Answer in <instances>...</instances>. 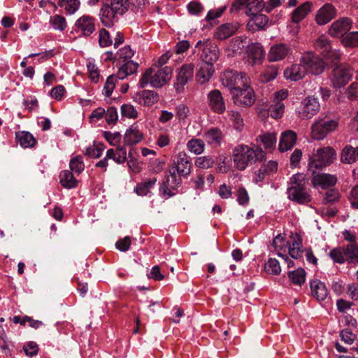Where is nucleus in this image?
Listing matches in <instances>:
<instances>
[{
	"instance_id": "4",
	"label": "nucleus",
	"mask_w": 358,
	"mask_h": 358,
	"mask_svg": "<svg viewBox=\"0 0 358 358\" xmlns=\"http://www.w3.org/2000/svg\"><path fill=\"white\" fill-rule=\"evenodd\" d=\"M329 256L336 263L358 264V244L352 243L335 248L330 251Z\"/></svg>"
},
{
	"instance_id": "23",
	"label": "nucleus",
	"mask_w": 358,
	"mask_h": 358,
	"mask_svg": "<svg viewBox=\"0 0 358 358\" xmlns=\"http://www.w3.org/2000/svg\"><path fill=\"white\" fill-rule=\"evenodd\" d=\"M214 73L213 62L203 61L199 66L196 79L200 84H205L210 80Z\"/></svg>"
},
{
	"instance_id": "62",
	"label": "nucleus",
	"mask_w": 358,
	"mask_h": 358,
	"mask_svg": "<svg viewBox=\"0 0 358 358\" xmlns=\"http://www.w3.org/2000/svg\"><path fill=\"white\" fill-rule=\"evenodd\" d=\"M105 119L108 124H114L117 120V111L115 107H109L108 110H105Z\"/></svg>"
},
{
	"instance_id": "37",
	"label": "nucleus",
	"mask_w": 358,
	"mask_h": 358,
	"mask_svg": "<svg viewBox=\"0 0 358 358\" xmlns=\"http://www.w3.org/2000/svg\"><path fill=\"white\" fill-rule=\"evenodd\" d=\"M341 160L345 164H352L358 161V146L346 145L343 149Z\"/></svg>"
},
{
	"instance_id": "45",
	"label": "nucleus",
	"mask_w": 358,
	"mask_h": 358,
	"mask_svg": "<svg viewBox=\"0 0 358 358\" xmlns=\"http://www.w3.org/2000/svg\"><path fill=\"white\" fill-rule=\"evenodd\" d=\"M264 269L266 272L271 275H278L281 272V267L279 262L275 258H269L265 263Z\"/></svg>"
},
{
	"instance_id": "54",
	"label": "nucleus",
	"mask_w": 358,
	"mask_h": 358,
	"mask_svg": "<svg viewBox=\"0 0 358 358\" xmlns=\"http://www.w3.org/2000/svg\"><path fill=\"white\" fill-rule=\"evenodd\" d=\"M134 55V50H131L129 45H125L117 52L115 57L125 62L129 60Z\"/></svg>"
},
{
	"instance_id": "43",
	"label": "nucleus",
	"mask_w": 358,
	"mask_h": 358,
	"mask_svg": "<svg viewBox=\"0 0 358 358\" xmlns=\"http://www.w3.org/2000/svg\"><path fill=\"white\" fill-rule=\"evenodd\" d=\"M278 74V69L275 65L266 66L260 76V80L263 83H267L274 80Z\"/></svg>"
},
{
	"instance_id": "15",
	"label": "nucleus",
	"mask_w": 358,
	"mask_h": 358,
	"mask_svg": "<svg viewBox=\"0 0 358 358\" xmlns=\"http://www.w3.org/2000/svg\"><path fill=\"white\" fill-rule=\"evenodd\" d=\"M207 102L209 108L214 113L222 114L226 110L224 97L218 90H213L208 93Z\"/></svg>"
},
{
	"instance_id": "26",
	"label": "nucleus",
	"mask_w": 358,
	"mask_h": 358,
	"mask_svg": "<svg viewBox=\"0 0 358 358\" xmlns=\"http://www.w3.org/2000/svg\"><path fill=\"white\" fill-rule=\"evenodd\" d=\"M247 54L248 62L255 65L261 62L264 57V50L261 43H254L248 45Z\"/></svg>"
},
{
	"instance_id": "29",
	"label": "nucleus",
	"mask_w": 358,
	"mask_h": 358,
	"mask_svg": "<svg viewBox=\"0 0 358 358\" xmlns=\"http://www.w3.org/2000/svg\"><path fill=\"white\" fill-rule=\"evenodd\" d=\"M143 138V134L140 131L138 125L133 124L126 130L124 136V143L127 145L137 144Z\"/></svg>"
},
{
	"instance_id": "53",
	"label": "nucleus",
	"mask_w": 358,
	"mask_h": 358,
	"mask_svg": "<svg viewBox=\"0 0 358 358\" xmlns=\"http://www.w3.org/2000/svg\"><path fill=\"white\" fill-rule=\"evenodd\" d=\"M229 120L233 122L234 126L236 130L241 131L243 127V120L241 114L235 110L228 112Z\"/></svg>"
},
{
	"instance_id": "11",
	"label": "nucleus",
	"mask_w": 358,
	"mask_h": 358,
	"mask_svg": "<svg viewBox=\"0 0 358 358\" xmlns=\"http://www.w3.org/2000/svg\"><path fill=\"white\" fill-rule=\"evenodd\" d=\"M231 95L234 103L240 106H251L255 101V92L250 83L233 91Z\"/></svg>"
},
{
	"instance_id": "46",
	"label": "nucleus",
	"mask_w": 358,
	"mask_h": 358,
	"mask_svg": "<svg viewBox=\"0 0 358 358\" xmlns=\"http://www.w3.org/2000/svg\"><path fill=\"white\" fill-rule=\"evenodd\" d=\"M289 280L294 284L301 285L305 282L306 271L303 268H297L288 273Z\"/></svg>"
},
{
	"instance_id": "35",
	"label": "nucleus",
	"mask_w": 358,
	"mask_h": 358,
	"mask_svg": "<svg viewBox=\"0 0 358 358\" xmlns=\"http://www.w3.org/2000/svg\"><path fill=\"white\" fill-rule=\"evenodd\" d=\"M236 24L226 23L216 29L214 37L218 40H224L232 36L237 30Z\"/></svg>"
},
{
	"instance_id": "2",
	"label": "nucleus",
	"mask_w": 358,
	"mask_h": 358,
	"mask_svg": "<svg viewBox=\"0 0 358 358\" xmlns=\"http://www.w3.org/2000/svg\"><path fill=\"white\" fill-rule=\"evenodd\" d=\"M264 158V152L259 146L253 148L245 144H239L233 150L234 166L240 171H243L249 164Z\"/></svg>"
},
{
	"instance_id": "59",
	"label": "nucleus",
	"mask_w": 358,
	"mask_h": 358,
	"mask_svg": "<svg viewBox=\"0 0 358 358\" xmlns=\"http://www.w3.org/2000/svg\"><path fill=\"white\" fill-rule=\"evenodd\" d=\"M197 167L201 169H208L214 164L213 159L210 156H203L198 157L195 161Z\"/></svg>"
},
{
	"instance_id": "25",
	"label": "nucleus",
	"mask_w": 358,
	"mask_h": 358,
	"mask_svg": "<svg viewBox=\"0 0 358 358\" xmlns=\"http://www.w3.org/2000/svg\"><path fill=\"white\" fill-rule=\"evenodd\" d=\"M134 101L144 106H150L158 101V94L152 90H142L135 94Z\"/></svg>"
},
{
	"instance_id": "63",
	"label": "nucleus",
	"mask_w": 358,
	"mask_h": 358,
	"mask_svg": "<svg viewBox=\"0 0 358 358\" xmlns=\"http://www.w3.org/2000/svg\"><path fill=\"white\" fill-rule=\"evenodd\" d=\"M103 148L101 145H93L86 149L85 155L91 158H99L102 155Z\"/></svg>"
},
{
	"instance_id": "42",
	"label": "nucleus",
	"mask_w": 358,
	"mask_h": 358,
	"mask_svg": "<svg viewBox=\"0 0 358 358\" xmlns=\"http://www.w3.org/2000/svg\"><path fill=\"white\" fill-rule=\"evenodd\" d=\"M156 182V178H149L143 182L138 184L135 188V192L140 196H145L150 192V189L154 187Z\"/></svg>"
},
{
	"instance_id": "50",
	"label": "nucleus",
	"mask_w": 358,
	"mask_h": 358,
	"mask_svg": "<svg viewBox=\"0 0 358 358\" xmlns=\"http://www.w3.org/2000/svg\"><path fill=\"white\" fill-rule=\"evenodd\" d=\"M87 69L91 80L98 83L99 79V70L94 60L89 59L87 62Z\"/></svg>"
},
{
	"instance_id": "33",
	"label": "nucleus",
	"mask_w": 358,
	"mask_h": 358,
	"mask_svg": "<svg viewBox=\"0 0 358 358\" xmlns=\"http://www.w3.org/2000/svg\"><path fill=\"white\" fill-rule=\"evenodd\" d=\"M312 7L313 4L309 1H306L301 6H298L292 13V22L296 24L301 22L311 11Z\"/></svg>"
},
{
	"instance_id": "17",
	"label": "nucleus",
	"mask_w": 358,
	"mask_h": 358,
	"mask_svg": "<svg viewBox=\"0 0 358 358\" xmlns=\"http://www.w3.org/2000/svg\"><path fill=\"white\" fill-rule=\"evenodd\" d=\"M292 53L291 48L285 43H278L271 47L268 53L269 62H275L283 60Z\"/></svg>"
},
{
	"instance_id": "7",
	"label": "nucleus",
	"mask_w": 358,
	"mask_h": 358,
	"mask_svg": "<svg viewBox=\"0 0 358 358\" xmlns=\"http://www.w3.org/2000/svg\"><path fill=\"white\" fill-rule=\"evenodd\" d=\"M335 157V151L329 147L317 150L310 157L309 170L321 169L331 163Z\"/></svg>"
},
{
	"instance_id": "47",
	"label": "nucleus",
	"mask_w": 358,
	"mask_h": 358,
	"mask_svg": "<svg viewBox=\"0 0 358 358\" xmlns=\"http://www.w3.org/2000/svg\"><path fill=\"white\" fill-rule=\"evenodd\" d=\"M268 112L273 118L281 117L285 112V105L282 102H273L269 106Z\"/></svg>"
},
{
	"instance_id": "1",
	"label": "nucleus",
	"mask_w": 358,
	"mask_h": 358,
	"mask_svg": "<svg viewBox=\"0 0 358 358\" xmlns=\"http://www.w3.org/2000/svg\"><path fill=\"white\" fill-rule=\"evenodd\" d=\"M175 164L176 166L170 169V175L167 177L166 180L160 187V191L169 196L174 194L172 190L175 189L180 183L176 173L183 176L190 173L191 162L189 157L185 152H180L178 154Z\"/></svg>"
},
{
	"instance_id": "24",
	"label": "nucleus",
	"mask_w": 358,
	"mask_h": 358,
	"mask_svg": "<svg viewBox=\"0 0 358 358\" xmlns=\"http://www.w3.org/2000/svg\"><path fill=\"white\" fill-rule=\"evenodd\" d=\"M307 73L306 65L300 62L299 64H295L285 69L284 72L285 77L293 81H297L305 77Z\"/></svg>"
},
{
	"instance_id": "51",
	"label": "nucleus",
	"mask_w": 358,
	"mask_h": 358,
	"mask_svg": "<svg viewBox=\"0 0 358 358\" xmlns=\"http://www.w3.org/2000/svg\"><path fill=\"white\" fill-rule=\"evenodd\" d=\"M117 80L120 79L117 76V74L110 75L107 78L103 86V92L106 96H110L112 94Z\"/></svg>"
},
{
	"instance_id": "27",
	"label": "nucleus",
	"mask_w": 358,
	"mask_h": 358,
	"mask_svg": "<svg viewBox=\"0 0 358 358\" xmlns=\"http://www.w3.org/2000/svg\"><path fill=\"white\" fill-rule=\"evenodd\" d=\"M288 252L292 259H299L302 257V238L298 234L291 236V240L287 242Z\"/></svg>"
},
{
	"instance_id": "52",
	"label": "nucleus",
	"mask_w": 358,
	"mask_h": 358,
	"mask_svg": "<svg viewBox=\"0 0 358 358\" xmlns=\"http://www.w3.org/2000/svg\"><path fill=\"white\" fill-rule=\"evenodd\" d=\"M345 47L354 48L358 45V31H352L345 35L342 39Z\"/></svg>"
},
{
	"instance_id": "10",
	"label": "nucleus",
	"mask_w": 358,
	"mask_h": 358,
	"mask_svg": "<svg viewBox=\"0 0 358 358\" xmlns=\"http://www.w3.org/2000/svg\"><path fill=\"white\" fill-rule=\"evenodd\" d=\"M195 48L203 61L214 63L218 59V49L209 39L199 41Z\"/></svg>"
},
{
	"instance_id": "55",
	"label": "nucleus",
	"mask_w": 358,
	"mask_h": 358,
	"mask_svg": "<svg viewBox=\"0 0 358 358\" xmlns=\"http://www.w3.org/2000/svg\"><path fill=\"white\" fill-rule=\"evenodd\" d=\"M265 4L262 1H253L246 4V14L250 16L256 13H259Z\"/></svg>"
},
{
	"instance_id": "60",
	"label": "nucleus",
	"mask_w": 358,
	"mask_h": 358,
	"mask_svg": "<svg viewBox=\"0 0 358 358\" xmlns=\"http://www.w3.org/2000/svg\"><path fill=\"white\" fill-rule=\"evenodd\" d=\"M249 194L243 187H240L237 190V201L239 205L246 206L249 203Z\"/></svg>"
},
{
	"instance_id": "44",
	"label": "nucleus",
	"mask_w": 358,
	"mask_h": 358,
	"mask_svg": "<svg viewBox=\"0 0 358 358\" xmlns=\"http://www.w3.org/2000/svg\"><path fill=\"white\" fill-rule=\"evenodd\" d=\"M50 24L55 30L63 31L67 27L64 17L60 15H55L50 18Z\"/></svg>"
},
{
	"instance_id": "49",
	"label": "nucleus",
	"mask_w": 358,
	"mask_h": 358,
	"mask_svg": "<svg viewBox=\"0 0 358 358\" xmlns=\"http://www.w3.org/2000/svg\"><path fill=\"white\" fill-rule=\"evenodd\" d=\"M120 110L122 117L129 119H136L138 115L136 108L130 103L122 104Z\"/></svg>"
},
{
	"instance_id": "5",
	"label": "nucleus",
	"mask_w": 358,
	"mask_h": 358,
	"mask_svg": "<svg viewBox=\"0 0 358 358\" xmlns=\"http://www.w3.org/2000/svg\"><path fill=\"white\" fill-rule=\"evenodd\" d=\"M221 83L223 86L231 91L232 94L233 91L239 90L248 83H250V78L245 73L227 70L221 76Z\"/></svg>"
},
{
	"instance_id": "31",
	"label": "nucleus",
	"mask_w": 358,
	"mask_h": 358,
	"mask_svg": "<svg viewBox=\"0 0 358 358\" xmlns=\"http://www.w3.org/2000/svg\"><path fill=\"white\" fill-rule=\"evenodd\" d=\"M250 16V18L248 22L247 27L252 31L262 29L268 24V19L266 15L256 13Z\"/></svg>"
},
{
	"instance_id": "40",
	"label": "nucleus",
	"mask_w": 358,
	"mask_h": 358,
	"mask_svg": "<svg viewBox=\"0 0 358 358\" xmlns=\"http://www.w3.org/2000/svg\"><path fill=\"white\" fill-rule=\"evenodd\" d=\"M206 144L200 138H192L187 143V148L192 153L199 155L204 152Z\"/></svg>"
},
{
	"instance_id": "39",
	"label": "nucleus",
	"mask_w": 358,
	"mask_h": 358,
	"mask_svg": "<svg viewBox=\"0 0 358 358\" xmlns=\"http://www.w3.org/2000/svg\"><path fill=\"white\" fill-rule=\"evenodd\" d=\"M60 182L63 187L72 189L77 186L78 180L74 178L71 171L64 170L59 174Z\"/></svg>"
},
{
	"instance_id": "61",
	"label": "nucleus",
	"mask_w": 358,
	"mask_h": 358,
	"mask_svg": "<svg viewBox=\"0 0 358 358\" xmlns=\"http://www.w3.org/2000/svg\"><path fill=\"white\" fill-rule=\"evenodd\" d=\"M340 194L338 190L333 189L327 191L323 198L324 203H333L338 201Z\"/></svg>"
},
{
	"instance_id": "12",
	"label": "nucleus",
	"mask_w": 358,
	"mask_h": 358,
	"mask_svg": "<svg viewBox=\"0 0 358 358\" xmlns=\"http://www.w3.org/2000/svg\"><path fill=\"white\" fill-rule=\"evenodd\" d=\"M194 65L192 63L185 64L177 71L174 88L177 93H181L185 86L191 80L194 76Z\"/></svg>"
},
{
	"instance_id": "19",
	"label": "nucleus",
	"mask_w": 358,
	"mask_h": 358,
	"mask_svg": "<svg viewBox=\"0 0 358 358\" xmlns=\"http://www.w3.org/2000/svg\"><path fill=\"white\" fill-rule=\"evenodd\" d=\"M336 9L330 3H325L317 12L315 22L319 25H324L335 17Z\"/></svg>"
},
{
	"instance_id": "48",
	"label": "nucleus",
	"mask_w": 358,
	"mask_h": 358,
	"mask_svg": "<svg viewBox=\"0 0 358 358\" xmlns=\"http://www.w3.org/2000/svg\"><path fill=\"white\" fill-rule=\"evenodd\" d=\"M69 166L71 171L74 172L75 173H81L85 169V164L83 161V157L80 155H77L76 157H72L70 160Z\"/></svg>"
},
{
	"instance_id": "22",
	"label": "nucleus",
	"mask_w": 358,
	"mask_h": 358,
	"mask_svg": "<svg viewBox=\"0 0 358 358\" xmlns=\"http://www.w3.org/2000/svg\"><path fill=\"white\" fill-rule=\"evenodd\" d=\"M173 70L169 66L157 70L151 78V86L153 87H161L164 85L171 78Z\"/></svg>"
},
{
	"instance_id": "32",
	"label": "nucleus",
	"mask_w": 358,
	"mask_h": 358,
	"mask_svg": "<svg viewBox=\"0 0 358 358\" xmlns=\"http://www.w3.org/2000/svg\"><path fill=\"white\" fill-rule=\"evenodd\" d=\"M204 139L212 148H217L223 140V134L218 128H211L204 134Z\"/></svg>"
},
{
	"instance_id": "34",
	"label": "nucleus",
	"mask_w": 358,
	"mask_h": 358,
	"mask_svg": "<svg viewBox=\"0 0 358 358\" xmlns=\"http://www.w3.org/2000/svg\"><path fill=\"white\" fill-rule=\"evenodd\" d=\"M256 141L261 142L265 150L272 151L276 145L277 136L274 132H265L259 135Z\"/></svg>"
},
{
	"instance_id": "14",
	"label": "nucleus",
	"mask_w": 358,
	"mask_h": 358,
	"mask_svg": "<svg viewBox=\"0 0 358 358\" xmlns=\"http://www.w3.org/2000/svg\"><path fill=\"white\" fill-rule=\"evenodd\" d=\"M301 62L305 64L307 71L309 70L314 75L322 73L324 69V61L317 56H315L311 52L303 53L301 57Z\"/></svg>"
},
{
	"instance_id": "20",
	"label": "nucleus",
	"mask_w": 358,
	"mask_h": 358,
	"mask_svg": "<svg viewBox=\"0 0 358 358\" xmlns=\"http://www.w3.org/2000/svg\"><path fill=\"white\" fill-rule=\"evenodd\" d=\"M75 27L82 35L88 36L95 31L94 20L90 16L83 15L76 20Z\"/></svg>"
},
{
	"instance_id": "38",
	"label": "nucleus",
	"mask_w": 358,
	"mask_h": 358,
	"mask_svg": "<svg viewBox=\"0 0 358 358\" xmlns=\"http://www.w3.org/2000/svg\"><path fill=\"white\" fill-rule=\"evenodd\" d=\"M107 157L113 159L117 164H121L127 159V150L124 147H118L117 149H109L106 152Z\"/></svg>"
},
{
	"instance_id": "6",
	"label": "nucleus",
	"mask_w": 358,
	"mask_h": 358,
	"mask_svg": "<svg viewBox=\"0 0 358 358\" xmlns=\"http://www.w3.org/2000/svg\"><path fill=\"white\" fill-rule=\"evenodd\" d=\"M338 125L336 119L318 117L311 126V137L315 140H322L329 133L335 131Z\"/></svg>"
},
{
	"instance_id": "57",
	"label": "nucleus",
	"mask_w": 358,
	"mask_h": 358,
	"mask_svg": "<svg viewBox=\"0 0 358 358\" xmlns=\"http://www.w3.org/2000/svg\"><path fill=\"white\" fill-rule=\"evenodd\" d=\"M99 43L101 47L105 48L112 45L113 41L109 32L105 29H101L99 33Z\"/></svg>"
},
{
	"instance_id": "16",
	"label": "nucleus",
	"mask_w": 358,
	"mask_h": 358,
	"mask_svg": "<svg viewBox=\"0 0 358 358\" xmlns=\"http://www.w3.org/2000/svg\"><path fill=\"white\" fill-rule=\"evenodd\" d=\"M352 21L348 17H341L334 22L329 29V34L334 37L343 36L350 29Z\"/></svg>"
},
{
	"instance_id": "58",
	"label": "nucleus",
	"mask_w": 358,
	"mask_h": 358,
	"mask_svg": "<svg viewBox=\"0 0 358 358\" xmlns=\"http://www.w3.org/2000/svg\"><path fill=\"white\" fill-rule=\"evenodd\" d=\"M176 117L179 121H185L190 114V110L188 106L180 103L176 108Z\"/></svg>"
},
{
	"instance_id": "3",
	"label": "nucleus",
	"mask_w": 358,
	"mask_h": 358,
	"mask_svg": "<svg viewBox=\"0 0 358 358\" xmlns=\"http://www.w3.org/2000/svg\"><path fill=\"white\" fill-rule=\"evenodd\" d=\"M306 176L303 173L293 175L289 182L287 193L288 198L299 203H306L311 200V196L306 188Z\"/></svg>"
},
{
	"instance_id": "18",
	"label": "nucleus",
	"mask_w": 358,
	"mask_h": 358,
	"mask_svg": "<svg viewBox=\"0 0 358 358\" xmlns=\"http://www.w3.org/2000/svg\"><path fill=\"white\" fill-rule=\"evenodd\" d=\"M99 15L101 23L105 27H110L118 20L119 16L122 15L117 11L115 12L110 5L104 4L101 8Z\"/></svg>"
},
{
	"instance_id": "9",
	"label": "nucleus",
	"mask_w": 358,
	"mask_h": 358,
	"mask_svg": "<svg viewBox=\"0 0 358 358\" xmlns=\"http://www.w3.org/2000/svg\"><path fill=\"white\" fill-rule=\"evenodd\" d=\"M320 109L317 99L313 96L305 98L297 109L298 116L303 120H309L315 116Z\"/></svg>"
},
{
	"instance_id": "8",
	"label": "nucleus",
	"mask_w": 358,
	"mask_h": 358,
	"mask_svg": "<svg viewBox=\"0 0 358 358\" xmlns=\"http://www.w3.org/2000/svg\"><path fill=\"white\" fill-rule=\"evenodd\" d=\"M353 69L348 64L336 66L332 72L331 83L334 87L340 88L345 86L352 78Z\"/></svg>"
},
{
	"instance_id": "30",
	"label": "nucleus",
	"mask_w": 358,
	"mask_h": 358,
	"mask_svg": "<svg viewBox=\"0 0 358 358\" xmlns=\"http://www.w3.org/2000/svg\"><path fill=\"white\" fill-rule=\"evenodd\" d=\"M310 287L312 296L317 301H324L328 296V290L324 282L315 279L310 281Z\"/></svg>"
},
{
	"instance_id": "21",
	"label": "nucleus",
	"mask_w": 358,
	"mask_h": 358,
	"mask_svg": "<svg viewBox=\"0 0 358 358\" xmlns=\"http://www.w3.org/2000/svg\"><path fill=\"white\" fill-rule=\"evenodd\" d=\"M337 180V177L335 175L317 173L313 176L311 182L315 188L327 189L336 185Z\"/></svg>"
},
{
	"instance_id": "28",
	"label": "nucleus",
	"mask_w": 358,
	"mask_h": 358,
	"mask_svg": "<svg viewBox=\"0 0 358 358\" xmlns=\"http://www.w3.org/2000/svg\"><path fill=\"white\" fill-rule=\"evenodd\" d=\"M296 134L292 130H287L281 134L279 143V150L285 152L291 150L296 143Z\"/></svg>"
},
{
	"instance_id": "13",
	"label": "nucleus",
	"mask_w": 358,
	"mask_h": 358,
	"mask_svg": "<svg viewBox=\"0 0 358 358\" xmlns=\"http://www.w3.org/2000/svg\"><path fill=\"white\" fill-rule=\"evenodd\" d=\"M315 47L323 57L331 62L338 61L341 58L340 52L331 48L330 41L324 36H321L317 39Z\"/></svg>"
},
{
	"instance_id": "64",
	"label": "nucleus",
	"mask_w": 358,
	"mask_h": 358,
	"mask_svg": "<svg viewBox=\"0 0 358 358\" xmlns=\"http://www.w3.org/2000/svg\"><path fill=\"white\" fill-rule=\"evenodd\" d=\"M66 92L64 87L62 85H58L53 87L50 92V96L51 98L55 99L57 101H61Z\"/></svg>"
},
{
	"instance_id": "56",
	"label": "nucleus",
	"mask_w": 358,
	"mask_h": 358,
	"mask_svg": "<svg viewBox=\"0 0 358 358\" xmlns=\"http://www.w3.org/2000/svg\"><path fill=\"white\" fill-rule=\"evenodd\" d=\"M128 1L129 0H111L110 5L115 10V12L117 11L122 15L128 9Z\"/></svg>"
},
{
	"instance_id": "41",
	"label": "nucleus",
	"mask_w": 358,
	"mask_h": 358,
	"mask_svg": "<svg viewBox=\"0 0 358 358\" xmlns=\"http://www.w3.org/2000/svg\"><path fill=\"white\" fill-rule=\"evenodd\" d=\"M57 3L59 7L64 8L69 15H73L77 12L80 5L79 0H58Z\"/></svg>"
},
{
	"instance_id": "36",
	"label": "nucleus",
	"mask_w": 358,
	"mask_h": 358,
	"mask_svg": "<svg viewBox=\"0 0 358 358\" xmlns=\"http://www.w3.org/2000/svg\"><path fill=\"white\" fill-rule=\"evenodd\" d=\"M138 64L132 60H127L119 68L117 76L120 80H123L129 75L136 72Z\"/></svg>"
}]
</instances>
